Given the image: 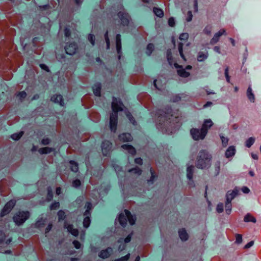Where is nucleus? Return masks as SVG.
<instances>
[{
  "label": "nucleus",
  "mask_w": 261,
  "mask_h": 261,
  "mask_svg": "<svg viewBox=\"0 0 261 261\" xmlns=\"http://www.w3.org/2000/svg\"><path fill=\"white\" fill-rule=\"evenodd\" d=\"M123 105L120 99L114 97H113L112 109L113 113L110 115V127L112 132H115L117 129L118 114L119 111L123 110Z\"/></svg>",
  "instance_id": "f257e3e1"
},
{
  "label": "nucleus",
  "mask_w": 261,
  "mask_h": 261,
  "mask_svg": "<svg viewBox=\"0 0 261 261\" xmlns=\"http://www.w3.org/2000/svg\"><path fill=\"white\" fill-rule=\"evenodd\" d=\"M212 155L208 151L202 149L198 152L196 161V167L200 169H208L212 165Z\"/></svg>",
  "instance_id": "f03ea898"
},
{
  "label": "nucleus",
  "mask_w": 261,
  "mask_h": 261,
  "mask_svg": "<svg viewBox=\"0 0 261 261\" xmlns=\"http://www.w3.org/2000/svg\"><path fill=\"white\" fill-rule=\"evenodd\" d=\"M125 214H121L118 217V221L120 224L124 227L126 225L127 221L128 220L131 225L135 223L136 218L135 216L132 215L131 213L128 210L124 211Z\"/></svg>",
  "instance_id": "7ed1b4c3"
},
{
  "label": "nucleus",
  "mask_w": 261,
  "mask_h": 261,
  "mask_svg": "<svg viewBox=\"0 0 261 261\" xmlns=\"http://www.w3.org/2000/svg\"><path fill=\"white\" fill-rule=\"evenodd\" d=\"M30 216L29 211H19L13 217V220L16 225H22Z\"/></svg>",
  "instance_id": "20e7f679"
},
{
  "label": "nucleus",
  "mask_w": 261,
  "mask_h": 261,
  "mask_svg": "<svg viewBox=\"0 0 261 261\" xmlns=\"http://www.w3.org/2000/svg\"><path fill=\"white\" fill-rule=\"evenodd\" d=\"M190 134L192 138L196 141L203 140L206 136L205 132L202 131L201 128L199 129L193 128L190 130Z\"/></svg>",
  "instance_id": "39448f33"
},
{
  "label": "nucleus",
  "mask_w": 261,
  "mask_h": 261,
  "mask_svg": "<svg viewBox=\"0 0 261 261\" xmlns=\"http://www.w3.org/2000/svg\"><path fill=\"white\" fill-rule=\"evenodd\" d=\"M16 201L13 200H10L8 202L4 207L3 209L1 212V215L2 217L5 216L6 215L9 213L15 205Z\"/></svg>",
  "instance_id": "423d86ee"
},
{
  "label": "nucleus",
  "mask_w": 261,
  "mask_h": 261,
  "mask_svg": "<svg viewBox=\"0 0 261 261\" xmlns=\"http://www.w3.org/2000/svg\"><path fill=\"white\" fill-rule=\"evenodd\" d=\"M239 189L235 187L233 190H229L226 193L225 197L226 200L231 202V201L238 195Z\"/></svg>",
  "instance_id": "0eeeda50"
},
{
  "label": "nucleus",
  "mask_w": 261,
  "mask_h": 261,
  "mask_svg": "<svg viewBox=\"0 0 261 261\" xmlns=\"http://www.w3.org/2000/svg\"><path fill=\"white\" fill-rule=\"evenodd\" d=\"M112 143L107 140L104 141L101 145V150L103 155L107 156L109 154L112 148Z\"/></svg>",
  "instance_id": "6e6552de"
},
{
  "label": "nucleus",
  "mask_w": 261,
  "mask_h": 261,
  "mask_svg": "<svg viewBox=\"0 0 261 261\" xmlns=\"http://www.w3.org/2000/svg\"><path fill=\"white\" fill-rule=\"evenodd\" d=\"M118 16L121 20V23L123 25H127L129 22V15L124 11H120L118 13Z\"/></svg>",
  "instance_id": "1a4fd4ad"
},
{
  "label": "nucleus",
  "mask_w": 261,
  "mask_h": 261,
  "mask_svg": "<svg viewBox=\"0 0 261 261\" xmlns=\"http://www.w3.org/2000/svg\"><path fill=\"white\" fill-rule=\"evenodd\" d=\"M77 46L74 43H71L69 44H67L65 47V50L66 51V54L69 55H74L77 50Z\"/></svg>",
  "instance_id": "9d476101"
},
{
  "label": "nucleus",
  "mask_w": 261,
  "mask_h": 261,
  "mask_svg": "<svg viewBox=\"0 0 261 261\" xmlns=\"http://www.w3.org/2000/svg\"><path fill=\"white\" fill-rule=\"evenodd\" d=\"M174 66L177 68V72L178 74L183 77H187L190 75V73L186 71L185 69L182 68L181 65H178L177 63L174 64Z\"/></svg>",
  "instance_id": "9b49d317"
},
{
  "label": "nucleus",
  "mask_w": 261,
  "mask_h": 261,
  "mask_svg": "<svg viewBox=\"0 0 261 261\" xmlns=\"http://www.w3.org/2000/svg\"><path fill=\"white\" fill-rule=\"evenodd\" d=\"M222 35H226V31L224 29H221L218 32L216 33L211 40L210 43L211 44L216 43L219 41L220 37Z\"/></svg>",
  "instance_id": "f8f14e48"
},
{
  "label": "nucleus",
  "mask_w": 261,
  "mask_h": 261,
  "mask_svg": "<svg viewBox=\"0 0 261 261\" xmlns=\"http://www.w3.org/2000/svg\"><path fill=\"white\" fill-rule=\"evenodd\" d=\"M113 252V249L111 247H108L106 249L101 250L98 254L99 257L102 258H107Z\"/></svg>",
  "instance_id": "ddd939ff"
},
{
  "label": "nucleus",
  "mask_w": 261,
  "mask_h": 261,
  "mask_svg": "<svg viewBox=\"0 0 261 261\" xmlns=\"http://www.w3.org/2000/svg\"><path fill=\"white\" fill-rule=\"evenodd\" d=\"M213 125V122L211 119H208L204 120L201 127L202 131L205 132V134L207 133L208 129H210Z\"/></svg>",
  "instance_id": "4468645a"
},
{
  "label": "nucleus",
  "mask_w": 261,
  "mask_h": 261,
  "mask_svg": "<svg viewBox=\"0 0 261 261\" xmlns=\"http://www.w3.org/2000/svg\"><path fill=\"white\" fill-rule=\"evenodd\" d=\"M236 149L234 146H229L225 152V156L226 158H232L236 154Z\"/></svg>",
  "instance_id": "2eb2a0df"
},
{
  "label": "nucleus",
  "mask_w": 261,
  "mask_h": 261,
  "mask_svg": "<svg viewBox=\"0 0 261 261\" xmlns=\"http://www.w3.org/2000/svg\"><path fill=\"white\" fill-rule=\"evenodd\" d=\"M64 227L67 229V231L73 236H77L78 235V230L76 228H74L72 225L68 224L67 222H65Z\"/></svg>",
  "instance_id": "dca6fc26"
},
{
  "label": "nucleus",
  "mask_w": 261,
  "mask_h": 261,
  "mask_svg": "<svg viewBox=\"0 0 261 261\" xmlns=\"http://www.w3.org/2000/svg\"><path fill=\"white\" fill-rule=\"evenodd\" d=\"M64 227L67 229V231L73 236H77L78 235V230L76 228H74L72 225L68 224L67 222H65Z\"/></svg>",
  "instance_id": "f3484780"
},
{
  "label": "nucleus",
  "mask_w": 261,
  "mask_h": 261,
  "mask_svg": "<svg viewBox=\"0 0 261 261\" xmlns=\"http://www.w3.org/2000/svg\"><path fill=\"white\" fill-rule=\"evenodd\" d=\"M178 235L182 241H186L189 239V235L185 228H181L178 230Z\"/></svg>",
  "instance_id": "a211bd4d"
},
{
  "label": "nucleus",
  "mask_w": 261,
  "mask_h": 261,
  "mask_svg": "<svg viewBox=\"0 0 261 261\" xmlns=\"http://www.w3.org/2000/svg\"><path fill=\"white\" fill-rule=\"evenodd\" d=\"M246 95L248 99V100L251 102H255V95L253 92L252 89L251 87V86H249L246 92Z\"/></svg>",
  "instance_id": "6ab92c4d"
},
{
  "label": "nucleus",
  "mask_w": 261,
  "mask_h": 261,
  "mask_svg": "<svg viewBox=\"0 0 261 261\" xmlns=\"http://www.w3.org/2000/svg\"><path fill=\"white\" fill-rule=\"evenodd\" d=\"M116 49L119 56V59L120 58V54L121 53V40L120 34H117L116 37Z\"/></svg>",
  "instance_id": "aec40b11"
},
{
  "label": "nucleus",
  "mask_w": 261,
  "mask_h": 261,
  "mask_svg": "<svg viewBox=\"0 0 261 261\" xmlns=\"http://www.w3.org/2000/svg\"><path fill=\"white\" fill-rule=\"evenodd\" d=\"M51 100L54 102L59 103L62 106L64 105L63 97L60 94L53 95L51 98Z\"/></svg>",
  "instance_id": "412c9836"
},
{
  "label": "nucleus",
  "mask_w": 261,
  "mask_h": 261,
  "mask_svg": "<svg viewBox=\"0 0 261 261\" xmlns=\"http://www.w3.org/2000/svg\"><path fill=\"white\" fill-rule=\"evenodd\" d=\"M119 139L122 142H129L132 140L133 138L129 133H123L119 136Z\"/></svg>",
  "instance_id": "4be33fe9"
},
{
  "label": "nucleus",
  "mask_w": 261,
  "mask_h": 261,
  "mask_svg": "<svg viewBox=\"0 0 261 261\" xmlns=\"http://www.w3.org/2000/svg\"><path fill=\"white\" fill-rule=\"evenodd\" d=\"M194 169L195 167L193 165H189L187 168V177L189 180H191L193 178Z\"/></svg>",
  "instance_id": "5701e85b"
},
{
  "label": "nucleus",
  "mask_w": 261,
  "mask_h": 261,
  "mask_svg": "<svg viewBox=\"0 0 261 261\" xmlns=\"http://www.w3.org/2000/svg\"><path fill=\"white\" fill-rule=\"evenodd\" d=\"M101 84L99 83H96L93 87V91L96 96H100L101 93Z\"/></svg>",
  "instance_id": "b1692460"
},
{
  "label": "nucleus",
  "mask_w": 261,
  "mask_h": 261,
  "mask_svg": "<svg viewBox=\"0 0 261 261\" xmlns=\"http://www.w3.org/2000/svg\"><path fill=\"white\" fill-rule=\"evenodd\" d=\"M121 147L125 150H127L128 152L132 155H134L136 153V149L132 145L124 144L122 145Z\"/></svg>",
  "instance_id": "393cba45"
},
{
  "label": "nucleus",
  "mask_w": 261,
  "mask_h": 261,
  "mask_svg": "<svg viewBox=\"0 0 261 261\" xmlns=\"http://www.w3.org/2000/svg\"><path fill=\"white\" fill-rule=\"evenodd\" d=\"M244 221L245 222H251L254 223H256V220L255 217L252 216L250 214H247L244 218Z\"/></svg>",
  "instance_id": "a878e982"
},
{
  "label": "nucleus",
  "mask_w": 261,
  "mask_h": 261,
  "mask_svg": "<svg viewBox=\"0 0 261 261\" xmlns=\"http://www.w3.org/2000/svg\"><path fill=\"white\" fill-rule=\"evenodd\" d=\"M45 222V219L43 218H39L35 224V227L40 228L42 227Z\"/></svg>",
  "instance_id": "bb28decb"
},
{
  "label": "nucleus",
  "mask_w": 261,
  "mask_h": 261,
  "mask_svg": "<svg viewBox=\"0 0 261 261\" xmlns=\"http://www.w3.org/2000/svg\"><path fill=\"white\" fill-rule=\"evenodd\" d=\"M54 150V148L48 147H45L41 148L38 150L40 154H47L49 153H50Z\"/></svg>",
  "instance_id": "cd10ccee"
},
{
  "label": "nucleus",
  "mask_w": 261,
  "mask_h": 261,
  "mask_svg": "<svg viewBox=\"0 0 261 261\" xmlns=\"http://www.w3.org/2000/svg\"><path fill=\"white\" fill-rule=\"evenodd\" d=\"M84 216L85 218L83 221V226L85 228H87L91 223L90 215H84Z\"/></svg>",
  "instance_id": "c85d7f7f"
},
{
  "label": "nucleus",
  "mask_w": 261,
  "mask_h": 261,
  "mask_svg": "<svg viewBox=\"0 0 261 261\" xmlns=\"http://www.w3.org/2000/svg\"><path fill=\"white\" fill-rule=\"evenodd\" d=\"M92 205L90 202H86L85 208H86L85 212L84 213V215H91L90 210L92 209Z\"/></svg>",
  "instance_id": "c756f323"
},
{
  "label": "nucleus",
  "mask_w": 261,
  "mask_h": 261,
  "mask_svg": "<svg viewBox=\"0 0 261 261\" xmlns=\"http://www.w3.org/2000/svg\"><path fill=\"white\" fill-rule=\"evenodd\" d=\"M207 53L204 54L203 52H199L197 56V60L199 62L203 61L204 60L207 59Z\"/></svg>",
  "instance_id": "7c9ffc66"
},
{
  "label": "nucleus",
  "mask_w": 261,
  "mask_h": 261,
  "mask_svg": "<svg viewBox=\"0 0 261 261\" xmlns=\"http://www.w3.org/2000/svg\"><path fill=\"white\" fill-rule=\"evenodd\" d=\"M225 212L227 214L229 215L231 212L232 204L231 202L226 201L225 203Z\"/></svg>",
  "instance_id": "2f4dec72"
},
{
  "label": "nucleus",
  "mask_w": 261,
  "mask_h": 261,
  "mask_svg": "<svg viewBox=\"0 0 261 261\" xmlns=\"http://www.w3.org/2000/svg\"><path fill=\"white\" fill-rule=\"evenodd\" d=\"M154 14L159 17L162 18L164 16V12L163 10L158 8H154L153 9Z\"/></svg>",
  "instance_id": "473e14b6"
},
{
  "label": "nucleus",
  "mask_w": 261,
  "mask_h": 261,
  "mask_svg": "<svg viewBox=\"0 0 261 261\" xmlns=\"http://www.w3.org/2000/svg\"><path fill=\"white\" fill-rule=\"evenodd\" d=\"M69 163L70 164V169L71 171L76 172L79 170L78 164L73 161H70Z\"/></svg>",
  "instance_id": "72a5a7b5"
},
{
  "label": "nucleus",
  "mask_w": 261,
  "mask_h": 261,
  "mask_svg": "<svg viewBox=\"0 0 261 261\" xmlns=\"http://www.w3.org/2000/svg\"><path fill=\"white\" fill-rule=\"evenodd\" d=\"M182 47H183V43H181V42L179 43L178 45V50L179 55L184 61H186V58L183 53Z\"/></svg>",
  "instance_id": "f704fd0d"
},
{
  "label": "nucleus",
  "mask_w": 261,
  "mask_h": 261,
  "mask_svg": "<svg viewBox=\"0 0 261 261\" xmlns=\"http://www.w3.org/2000/svg\"><path fill=\"white\" fill-rule=\"evenodd\" d=\"M220 162L219 161H217L214 165L215 167V175L217 176L220 171Z\"/></svg>",
  "instance_id": "c9c22d12"
},
{
  "label": "nucleus",
  "mask_w": 261,
  "mask_h": 261,
  "mask_svg": "<svg viewBox=\"0 0 261 261\" xmlns=\"http://www.w3.org/2000/svg\"><path fill=\"white\" fill-rule=\"evenodd\" d=\"M255 138L253 137L249 138L245 142V146L249 148L254 143Z\"/></svg>",
  "instance_id": "e433bc0d"
},
{
  "label": "nucleus",
  "mask_w": 261,
  "mask_h": 261,
  "mask_svg": "<svg viewBox=\"0 0 261 261\" xmlns=\"http://www.w3.org/2000/svg\"><path fill=\"white\" fill-rule=\"evenodd\" d=\"M23 134V132H20L18 133H15L11 136V138L14 140H18L22 136Z\"/></svg>",
  "instance_id": "4c0bfd02"
},
{
  "label": "nucleus",
  "mask_w": 261,
  "mask_h": 261,
  "mask_svg": "<svg viewBox=\"0 0 261 261\" xmlns=\"http://www.w3.org/2000/svg\"><path fill=\"white\" fill-rule=\"evenodd\" d=\"M154 50V45L153 44L149 43L146 47V53L148 56H150Z\"/></svg>",
  "instance_id": "58836bf2"
},
{
  "label": "nucleus",
  "mask_w": 261,
  "mask_h": 261,
  "mask_svg": "<svg viewBox=\"0 0 261 261\" xmlns=\"http://www.w3.org/2000/svg\"><path fill=\"white\" fill-rule=\"evenodd\" d=\"M167 59L169 64L171 65L172 64V51L170 49L167 50Z\"/></svg>",
  "instance_id": "ea45409f"
},
{
  "label": "nucleus",
  "mask_w": 261,
  "mask_h": 261,
  "mask_svg": "<svg viewBox=\"0 0 261 261\" xmlns=\"http://www.w3.org/2000/svg\"><path fill=\"white\" fill-rule=\"evenodd\" d=\"M220 137L222 141V146L224 147H226L228 144V138L225 137L222 134L220 135Z\"/></svg>",
  "instance_id": "a19ab883"
},
{
  "label": "nucleus",
  "mask_w": 261,
  "mask_h": 261,
  "mask_svg": "<svg viewBox=\"0 0 261 261\" xmlns=\"http://www.w3.org/2000/svg\"><path fill=\"white\" fill-rule=\"evenodd\" d=\"M150 171L151 173V177H150L149 179L147 180V182L148 184H152L155 180L156 176L151 168H150Z\"/></svg>",
  "instance_id": "79ce46f5"
},
{
  "label": "nucleus",
  "mask_w": 261,
  "mask_h": 261,
  "mask_svg": "<svg viewBox=\"0 0 261 261\" xmlns=\"http://www.w3.org/2000/svg\"><path fill=\"white\" fill-rule=\"evenodd\" d=\"M129 172H133L138 175H140L142 173V170L139 167H135L128 170Z\"/></svg>",
  "instance_id": "37998d69"
},
{
  "label": "nucleus",
  "mask_w": 261,
  "mask_h": 261,
  "mask_svg": "<svg viewBox=\"0 0 261 261\" xmlns=\"http://www.w3.org/2000/svg\"><path fill=\"white\" fill-rule=\"evenodd\" d=\"M125 114H126L127 117L129 120L130 122L131 123H132L134 125H135L136 123V121H135L134 118L133 117V116H132V115L130 114V113L127 111H125Z\"/></svg>",
  "instance_id": "c03bdc74"
},
{
  "label": "nucleus",
  "mask_w": 261,
  "mask_h": 261,
  "mask_svg": "<svg viewBox=\"0 0 261 261\" xmlns=\"http://www.w3.org/2000/svg\"><path fill=\"white\" fill-rule=\"evenodd\" d=\"M224 211V205H223V203H219L217 205V207H216V211L218 213H221L223 212Z\"/></svg>",
  "instance_id": "a18cd8bd"
},
{
  "label": "nucleus",
  "mask_w": 261,
  "mask_h": 261,
  "mask_svg": "<svg viewBox=\"0 0 261 261\" xmlns=\"http://www.w3.org/2000/svg\"><path fill=\"white\" fill-rule=\"evenodd\" d=\"M58 216L59 221L63 220L65 218V213L64 211H63L62 210H60L58 212Z\"/></svg>",
  "instance_id": "49530a36"
},
{
  "label": "nucleus",
  "mask_w": 261,
  "mask_h": 261,
  "mask_svg": "<svg viewBox=\"0 0 261 261\" xmlns=\"http://www.w3.org/2000/svg\"><path fill=\"white\" fill-rule=\"evenodd\" d=\"M105 38L106 40V44H107V49H108L110 48V42L108 37V31H107L105 34Z\"/></svg>",
  "instance_id": "de8ad7c7"
},
{
  "label": "nucleus",
  "mask_w": 261,
  "mask_h": 261,
  "mask_svg": "<svg viewBox=\"0 0 261 261\" xmlns=\"http://www.w3.org/2000/svg\"><path fill=\"white\" fill-rule=\"evenodd\" d=\"M88 40L90 42L92 46L95 45V36L93 34H89L88 37Z\"/></svg>",
  "instance_id": "09e8293b"
},
{
  "label": "nucleus",
  "mask_w": 261,
  "mask_h": 261,
  "mask_svg": "<svg viewBox=\"0 0 261 261\" xmlns=\"http://www.w3.org/2000/svg\"><path fill=\"white\" fill-rule=\"evenodd\" d=\"M237 244H240L242 242V236L240 234H236V242Z\"/></svg>",
  "instance_id": "8fccbe9b"
},
{
  "label": "nucleus",
  "mask_w": 261,
  "mask_h": 261,
  "mask_svg": "<svg viewBox=\"0 0 261 261\" xmlns=\"http://www.w3.org/2000/svg\"><path fill=\"white\" fill-rule=\"evenodd\" d=\"M189 35L187 33H184L180 35L179 39L181 40H187L188 39Z\"/></svg>",
  "instance_id": "3c124183"
},
{
  "label": "nucleus",
  "mask_w": 261,
  "mask_h": 261,
  "mask_svg": "<svg viewBox=\"0 0 261 261\" xmlns=\"http://www.w3.org/2000/svg\"><path fill=\"white\" fill-rule=\"evenodd\" d=\"M229 68L228 66H226L225 69V76L226 79V81L228 83L230 82V76L229 75Z\"/></svg>",
  "instance_id": "603ef678"
},
{
  "label": "nucleus",
  "mask_w": 261,
  "mask_h": 261,
  "mask_svg": "<svg viewBox=\"0 0 261 261\" xmlns=\"http://www.w3.org/2000/svg\"><path fill=\"white\" fill-rule=\"evenodd\" d=\"M129 256H130V254L128 253L124 256H123L121 258L115 259V261H127L129 259Z\"/></svg>",
  "instance_id": "864d4df0"
},
{
  "label": "nucleus",
  "mask_w": 261,
  "mask_h": 261,
  "mask_svg": "<svg viewBox=\"0 0 261 261\" xmlns=\"http://www.w3.org/2000/svg\"><path fill=\"white\" fill-rule=\"evenodd\" d=\"M17 96L20 98V99L22 100L27 96V93L25 91H21L19 92L17 94Z\"/></svg>",
  "instance_id": "5fc2aeb1"
},
{
  "label": "nucleus",
  "mask_w": 261,
  "mask_h": 261,
  "mask_svg": "<svg viewBox=\"0 0 261 261\" xmlns=\"http://www.w3.org/2000/svg\"><path fill=\"white\" fill-rule=\"evenodd\" d=\"M60 206V203L58 202H55L54 203H52L50 206V209L53 210H56L58 208H59Z\"/></svg>",
  "instance_id": "6e6d98bb"
},
{
  "label": "nucleus",
  "mask_w": 261,
  "mask_h": 261,
  "mask_svg": "<svg viewBox=\"0 0 261 261\" xmlns=\"http://www.w3.org/2000/svg\"><path fill=\"white\" fill-rule=\"evenodd\" d=\"M81 185V181L79 179L74 180L72 182V186L75 188H77Z\"/></svg>",
  "instance_id": "4d7b16f0"
},
{
  "label": "nucleus",
  "mask_w": 261,
  "mask_h": 261,
  "mask_svg": "<svg viewBox=\"0 0 261 261\" xmlns=\"http://www.w3.org/2000/svg\"><path fill=\"white\" fill-rule=\"evenodd\" d=\"M168 24L170 27H174L175 25V20L173 17H170L168 20Z\"/></svg>",
  "instance_id": "13d9d810"
},
{
  "label": "nucleus",
  "mask_w": 261,
  "mask_h": 261,
  "mask_svg": "<svg viewBox=\"0 0 261 261\" xmlns=\"http://www.w3.org/2000/svg\"><path fill=\"white\" fill-rule=\"evenodd\" d=\"M50 140L47 138H43L41 141V144L43 145H46L50 143Z\"/></svg>",
  "instance_id": "bf43d9fd"
},
{
  "label": "nucleus",
  "mask_w": 261,
  "mask_h": 261,
  "mask_svg": "<svg viewBox=\"0 0 261 261\" xmlns=\"http://www.w3.org/2000/svg\"><path fill=\"white\" fill-rule=\"evenodd\" d=\"M193 17V15L192 14V12L189 11L188 12V17L187 18V21L188 22H190L192 20Z\"/></svg>",
  "instance_id": "052dcab7"
},
{
  "label": "nucleus",
  "mask_w": 261,
  "mask_h": 261,
  "mask_svg": "<svg viewBox=\"0 0 261 261\" xmlns=\"http://www.w3.org/2000/svg\"><path fill=\"white\" fill-rule=\"evenodd\" d=\"M73 244L74 247L76 249H80L81 247V243L77 241H74L73 242Z\"/></svg>",
  "instance_id": "680f3d73"
},
{
  "label": "nucleus",
  "mask_w": 261,
  "mask_h": 261,
  "mask_svg": "<svg viewBox=\"0 0 261 261\" xmlns=\"http://www.w3.org/2000/svg\"><path fill=\"white\" fill-rule=\"evenodd\" d=\"M241 190L245 194H248L250 192L249 189L246 186L243 187L241 189Z\"/></svg>",
  "instance_id": "e2e57ef3"
},
{
  "label": "nucleus",
  "mask_w": 261,
  "mask_h": 261,
  "mask_svg": "<svg viewBox=\"0 0 261 261\" xmlns=\"http://www.w3.org/2000/svg\"><path fill=\"white\" fill-rule=\"evenodd\" d=\"M132 234L133 233H131L130 234H129L127 237L124 240V241L125 243H127L128 242H129L131 240V238H132Z\"/></svg>",
  "instance_id": "0e129e2a"
},
{
  "label": "nucleus",
  "mask_w": 261,
  "mask_h": 261,
  "mask_svg": "<svg viewBox=\"0 0 261 261\" xmlns=\"http://www.w3.org/2000/svg\"><path fill=\"white\" fill-rule=\"evenodd\" d=\"M254 244V241H250V242H249L248 243H247L245 246H244V248L245 249H248L250 247H251V246H252Z\"/></svg>",
  "instance_id": "69168bd1"
},
{
  "label": "nucleus",
  "mask_w": 261,
  "mask_h": 261,
  "mask_svg": "<svg viewBox=\"0 0 261 261\" xmlns=\"http://www.w3.org/2000/svg\"><path fill=\"white\" fill-rule=\"evenodd\" d=\"M53 198V194L51 190L49 189H48V193H47V199L48 200H50Z\"/></svg>",
  "instance_id": "338daca9"
},
{
  "label": "nucleus",
  "mask_w": 261,
  "mask_h": 261,
  "mask_svg": "<svg viewBox=\"0 0 261 261\" xmlns=\"http://www.w3.org/2000/svg\"><path fill=\"white\" fill-rule=\"evenodd\" d=\"M64 34H65V36L66 37H68L70 35V30L68 29V28H66L64 30Z\"/></svg>",
  "instance_id": "774afa93"
}]
</instances>
